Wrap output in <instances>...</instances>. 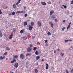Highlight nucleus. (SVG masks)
<instances>
[{
	"label": "nucleus",
	"mask_w": 73,
	"mask_h": 73,
	"mask_svg": "<svg viewBox=\"0 0 73 73\" xmlns=\"http://www.w3.org/2000/svg\"><path fill=\"white\" fill-rule=\"evenodd\" d=\"M25 11H17V12L16 13V14H17V13L19 14V13H25Z\"/></svg>",
	"instance_id": "f257e3e1"
},
{
	"label": "nucleus",
	"mask_w": 73,
	"mask_h": 73,
	"mask_svg": "<svg viewBox=\"0 0 73 73\" xmlns=\"http://www.w3.org/2000/svg\"><path fill=\"white\" fill-rule=\"evenodd\" d=\"M32 50V48L30 47H29L27 49V51L28 52H30Z\"/></svg>",
	"instance_id": "f03ea898"
},
{
	"label": "nucleus",
	"mask_w": 73,
	"mask_h": 73,
	"mask_svg": "<svg viewBox=\"0 0 73 73\" xmlns=\"http://www.w3.org/2000/svg\"><path fill=\"white\" fill-rule=\"evenodd\" d=\"M33 28V27L31 25H29V30L30 31H32V29Z\"/></svg>",
	"instance_id": "7ed1b4c3"
},
{
	"label": "nucleus",
	"mask_w": 73,
	"mask_h": 73,
	"mask_svg": "<svg viewBox=\"0 0 73 73\" xmlns=\"http://www.w3.org/2000/svg\"><path fill=\"white\" fill-rule=\"evenodd\" d=\"M20 57L21 59H23V58H24V54H21L20 55Z\"/></svg>",
	"instance_id": "20e7f679"
},
{
	"label": "nucleus",
	"mask_w": 73,
	"mask_h": 73,
	"mask_svg": "<svg viewBox=\"0 0 73 73\" xmlns=\"http://www.w3.org/2000/svg\"><path fill=\"white\" fill-rule=\"evenodd\" d=\"M13 36V33H11V35H10L9 38V39H12L13 37H12Z\"/></svg>",
	"instance_id": "39448f33"
},
{
	"label": "nucleus",
	"mask_w": 73,
	"mask_h": 73,
	"mask_svg": "<svg viewBox=\"0 0 73 73\" xmlns=\"http://www.w3.org/2000/svg\"><path fill=\"white\" fill-rule=\"evenodd\" d=\"M37 24L38 27H41V23L39 21H38Z\"/></svg>",
	"instance_id": "423d86ee"
},
{
	"label": "nucleus",
	"mask_w": 73,
	"mask_h": 73,
	"mask_svg": "<svg viewBox=\"0 0 73 73\" xmlns=\"http://www.w3.org/2000/svg\"><path fill=\"white\" fill-rule=\"evenodd\" d=\"M18 63H16L14 65V67H15V68H18Z\"/></svg>",
	"instance_id": "0eeeda50"
},
{
	"label": "nucleus",
	"mask_w": 73,
	"mask_h": 73,
	"mask_svg": "<svg viewBox=\"0 0 73 73\" xmlns=\"http://www.w3.org/2000/svg\"><path fill=\"white\" fill-rule=\"evenodd\" d=\"M5 56L3 57L2 56H1L0 57V60H4V59H5Z\"/></svg>",
	"instance_id": "6e6552de"
},
{
	"label": "nucleus",
	"mask_w": 73,
	"mask_h": 73,
	"mask_svg": "<svg viewBox=\"0 0 73 73\" xmlns=\"http://www.w3.org/2000/svg\"><path fill=\"white\" fill-rule=\"evenodd\" d=\"M54 13V11L53 10H52L51 11H50V15H51L53 14V13Z\"/></svg>",
	"instance_id": "1a4fd4ad"
},
{
	"label": "nucleus",
	"mask_w": 73,
	"mask_h": 73,
	"mask_svg": "<svg viewBox=\"0 0 73 73\" xmlns=\"http://www.w3.org/2000/svg\"><path fill=\"white\" fill-rule=\"evenodd\" d=\"M15 61H16V59H13V61H12L11 62V64H13L14 63Z\"/></svg>",
	"instance_id": "9d476101"
},
{
	"label": "nucleus",
	"mask_w": 73,
	"mask_h": 73,
	"mask_svg": "<svg viewBox=\"0 0 73 73\" xmlns=\"http://www.w3.org/2000/svg\"><path fill=\"white\" fill-rule=\"evenodd\" d=\"M41 4L42 5H46V3L45 2H41Z\"/></svg>",
	"instance_id": "9b49d317"
},
{
	"label": "nucleus",
	"mask_w": 73,
	"mask_h": 73,
	"mask_svg": "<svg viewBox=\"0 0 73 73\" xmlns=\"http://www.w3.org/2000/svg\"><path fill=\"white\" fill-rule=\"evenodd\" d=\"M40 57L39 56H37L36 58V60H38V59H40Z\"/></svg>",
	"instance_id": "f8f14e48"
},
{
	"label": "nucleus",
	"mask_w": 73,
	"mask_h": 73,
	"mask_svg": "<svg viewBox=\"0 0 73 73\" xmlns=\"http://www.w3.org/2000/svg\"><path fill=\"white\" fill-rule=\"evenodd\" d=\"M13 56H14L13 57V58L14 59H15V58H17V57H18V56L17 55L15 56V55H13Z\"/></svg>",
	"instance_id": "ddd939ff"
},
{
	"label": "nucleus",
	"mask_w": 73,
	"mask_h": 73,
	"mask_svg": "<svg viewBox=\"0 0 73 73\" xmlns=\"http://www.w3.org/2000/svg\"><path fill=\"white\" fill-rule=\"evenodd\" d=\"M46 69H48V64H46Z\"/></svg>",
	"instance_id": "4468645a"
},
{
	"label": "nucleus",
	"mask_w": 73,
	"mask_h": 73,
	"mask_svg": "<svg viewBox=\"0 0 73 73\" xmlns=\"http://www.w3.org/2000/svg\"><path fill=\"white\" fill-rule=\"evenodd\" d=\"M24 30H22L20 31V33H23V32H24Z\"/></svg>",
	"instance_id": "2eb2a0df"
},
{
	"label": "nucleus",
	"mask_w": 73,
	"mask_h": 73,
	"mask_svg": "<svg viewBox=\"0 0 73 73\" xmlns=\"http://www.w3.org/2000/svg\"><path fill=\"white\" fill-rule=\"evenodd\" d=\"M35 54H36V55H38V51L37 50H36L35 51Z\"/></svg>",
	"instance_id": "dca6fc26"
},
{
	"label": "nucleus",
	"mask_w": 73,
	"mask_h": 73,
	"mask_svg": "<svg viewBox=\"0 0 73 73\" xmlns=\"http://www.w3.org/2000/svg\"><path fill=\"white\" fill-rule=\"evenodd\" d=\"M27 22H25L24 23L23 25L25 26H26V25H27Z\"/></svg>",
	"instance_id": "f3484780"
},
{
	"label": "nucleus",
	"mask_w": 73,
	"mask_h": 73,
	"mask_svg": "<svg viewBox=\"0 0 73 73\" xmlns=\"http://www.w3.org/2000/svg\"><path fill=\"white\" fill-rule=\"evenodd\" d=\"M31 54L29 53H28L26 55V56H31Z\"/></svg>",
	"instance_id": "a211bd4d"
},
{
	"label": "nucleus",
	"mask_w": 73,
	"mask_h": 73,
	"mask_svg": "<svg viewBox=\"0 0 73 73\" xmlns=\"http://www.w3.org/2000/svg\"><path fill=\"white\" fill-rule=\"evenodd\" d=\"M0 37H2L3 36V34L1 32V30H0Z\"/></svg>",
	"instance_id": "6ab92c4d"
},
{
	"label": "nucleus",
	"mask_w": 73,
	"mask_h": 73,
	"mask_svg": "<svg viewBox=\"0 0 73 73\" xmlns=\"http://www.w3.org/2000/svg\"><path fill=\"white\" fill-rule=\"evenodd\" d=\"M7 53H8V52H6L4 53L3 55H4L5 56H7Z\"/></svg>",
	"instance_id": "aec40b11"
},
{
	"label": "nucleus",
	"mask_w": 73,
	"mask_h": 73,
	"mask_svg": "<svg viewBox=\"0 0 73 73\" xmlns=\"http://www.w3.org/2000/svg\"><path fill=\"white\" fill-rule=\"evenodd\" d=\"M13 8H16V5H15V4H13Z\"/></svg>",
	"instance_id": "412c9836"
},
{
	"label": "nucleus",
	"mask_w": 73,
	"mask_h": 73,
	"mask_svg": "<svg viewBox=\"0 0 73 73\" xmlns=\"http://www.w3.org/2000/svg\"><path fill=\"white\" fill-rule=\"evenodd\" d=\"M31 26H33V25H34V23L33 22H31Z\"/></svg>",
	"instance_id": "4be33fe9"
},
{
	"label": "nucleus",
	"mask_w": 73,
	"mask_h": 73,
	"mask_svg": "<svg viewBox=\"0 0 73 73\" xmlns=\"http://www.w3.org/2000/svg\"><path fill=\"white\" fill-rule=\"evenodd\" d=\"M37 49V47H34L33 48V50H36V49Z\"/></svg>",
	"instance_id": "5701e85b"
},
{
	"label": "nucleus",
	"mask_w": 73,
	"mask_h": 73,
	"mask_svg": "<svg viewBox=\"0 0 73 73\" xmlns=\"http://www.w3.org/2000/svg\"><path fill=\"white\" fill-rule=\"evenodd\" d=\"M23 39L24 40H26V39H27V38L25 36L23 37Z\"/></svg>",
	"instance_id": "b1692460"
},
{
	"label": "nucleus",
	"mask_w": 73,
	"mask_h": 73,
	"mask_svg": "<svg viewBox=\"0 0 73 73\" xmlns=\"http://www.w3.org/2000/svg\"><path fill=\"white\" fill-rule=\"evenodd\" d=\"M13 31L14 32H16V29L15 28H14L13 29Z\"/></svg>",
	"instance_id": "393cba45"
},
{
	"label": "nucleus",
	"mask_w": 73,
	"mask_h": 73,
	"mask_svg": "<svg viewBox=\"0 0 73 73\" xmlns=\"http://www.w3.org/2000/svg\"><path fill=\"white\" fill-rule=\"evenodd\" d=\"M52 19H54L55 18V16L54 15H52L51 17Z\"/></svg>",
	"instance_id": "a878e982"
},
{
	"label": "nucleus",
	"mask_w": 73,
	"mask_h": 73,
	"mask_svg": "<svg viewBox=\"0 0 73 73\" xmlns=\"http://www.w3.org/2000/svg\"><path fill=\"white\" fill-rule=\"evenodd\" d=\"M6 49L7 50H10V48L9 47H7Z\"/></svg>",
	"instance_id": "bb28decb"
},
{
	"label": "nucleus",
	"mask_w": 73,
	"mask_h": 73,
	"mask_svg": "<svg viewBox=\"0 0 73 73\" xmlns=\"http://www.w3.org/2000/svg\"><path fill=\"white\" fill-rule=\"evenodd\" d=\"M35 72L36 73H37V72H38V70L37 69H35Z\"/></svg>",
	"instance_id": "cd10ccee"
},
{
	"label": "nucleus",
	"mask_w": 73,
	"mask_h": 73,
	"mask_svg": "<svg viewBox=\"0 0 73 73\" xmlns=\"http://www.w3.org/2000/svg\"><path fill=\"white\" fill-rule=\"evenodd\" d=\"M44 41L45 42L46 44H47V43H48V40H44Z\"/></svg>",
	"instance_id": "c85d7f7f"
},
{
	"label": "nucleus",
	"mask_w": 73,
	"mask_h": 73,
	"mask_svg": "<svg viewBox=\"0 0 73 73\" xmlns=\"http://www.w3.org/2000/svg\"><path fill=\"white\" fill-rule=\"evenodd\" d=\"M47 34L48 35H51V34L49 32H48Z\"/></svg>",
	"instance_id": "c756f323"
},
{
	"label": "nucleus",
	"mask_w": 73,
	"mask_h": 73,
	"mask_svg": "<svg viewBox=\"0 0 73 73\" xmlns=\"http://www.w3.org/2000/svg\"><path fill=\"white\" fill-rule=\"evenodd\" d=\"M62 6H63V7H64V8H66V6L65 5H62Z\"/></svg>",
	"instance_id": "7c9ffc66"
},
{
	"label": "nucleus",
	"mask_w": 73,
	"mask_h": 73,
	"mask_svg": "<svg viewBox=\"0 0 73 73\" xmlns=\"http://www.w3.org/2000/svg\"><path fill=\"white\" fill-rule=\"evenodd\" d=\"M15 14V12L13 11L12 12V15H14Z\"/></svg>",
	"instance_id": "2f4dec72"
},
{
	"label": "nucleus",
	"mask_w": 73,
	"mask_h": 73,
	"mask_svg": "<svg viewBox=\"0 0 73 73\" xmlns=\"http://www.w3.org/2000/svg\"><path fill=\"white\" fill-rule=\"evenodd\" d=\"M68 41H72V40H65V42H68Z\"/></svg>",
	"instance_id": "473e14b6"
},
{
	"label": "nucleus",
	"mask_w": 73,
	"mask_h": 73,
	"mask_svg": "<svg viewBox=\"0 0 73 73\" xmlns=\"http://www.w3.org/2000/svg\"><path fill=\"white\" fill-rule=\"evenodd\" d=\"M51 27H53V23H51Z\"/></svg>",
	"instance_id": "72a5a7b5"
},
{
	"label": "nucleus",
	"mask_w": 73,
	"mask_h": 73,
	"mask_svg": "<svg viewBox=\"0 0 73 73\" xmlns=\"http://www.w3.org/2000/svg\"><path fill=\"white\" fill-rule=\"evenodd\" d=\"M65 29V27H64L62 29V31H64V29Z\"/></svg>",
	"instance_id": "f704fd0d"
},
{
	"label": "nucleus",
	"mask_w": 73,
	"mask_h": 73,
	"mask_svg": "<svg viewBox=\"0 0 73 73\" xmlns=\"http://www.w3.org/2000/svg\"><path fill=\"white\" fill-rule=\"evenodd\" d=\"M62 54V55H61V56H62V57H63V56H64V53H62V52H61V54Z\"/></svg>",
	"instance_id": "c9c22d12"
},
{
	"label": "nucleus",
	"mask_w": 73,
	"mask_h": 73,
	"mask_svg": "<svg viewBox=\"0 0 73 73\" xmlns=\"http://www.w3.org/2000/svg\"><path fill=\"white\" fill-rule=\"evenodd\" d=\"M47 3L48 4H51V2L49 1V2H48Z\"/></svg>",
	"instance_id": "e433bc0d"
},
{
	"label": "nucleus",
	"mask_w": 73,
	"mask_h": 73,
	"mask_svg": "<svg viewBox=\"0 0 73 73\" xmlns=\"http://www.w3.org/2000/svg\"><path fill=\"white\" fill-rule=\"evenodd\" d=\"M70 72L71 73H73V68L70 71Z\"/></svg>",
	"instance_id": "4c0bfd02"
},
{
	"label": "nucleus",
	"mask_w": 73,
	"mask_h": 73,
	"mask_svg": "<svg viewBox=\"0 0 73 73\" xmlns=\"http://www.w3.org/2000/svg\"><path fill=\"white\" fill-rule=\"evenodd\" d=\"M66 73H69V72H68V70L67 69L66 70Z\"/></svg>",
	"instance_id": "58836bf2"
},
{
	"label": "nucleus",
	"mask_w": 73,
	"mask_h": 73,
	"mask_svg": "<svg viewBox=\"0 0 73 73\" xmlns=\"http://www.w3.org/2000/svg\"><path fill=\"white\" fill-rule=\"evenodd\" d=\"M70 27V26L68 25V26L67 27V29H69V28Z\"/></svg>",
	"instance_id": "ea45409f"
},
{
	"label": "nucleus",
	"mask_w": 73,
	"mask_h": 73,
	"mask_svg": "<svg viewBox=\"0 0 73 73\" xmlns=\"http://www.w3.org/2000/svg\"><path fill=\"white\" fill-rule=\"evenodd\" d=\"M2 14V12L1 11V9H0V15H1Z\"/></svg>",
	"instance_id": "a19ab883"
},
{
	"label": "nucleus",
	"mask_w": 73,
	"mask_h": 73,
	"mask_svg": "<svg viewBox=\"0 0 73 73\" xmlns=\"http://www.w3.org/2000/svg\"><path fill=\"white\" fill-rule=\"evenodd\" d=\"M71 4H73V0L71 1Z\"/></svg>",
	"instance_id": "79ce46f5"
},
{
	"label": "nucleus",
	"mask_w": 73,
	"mask_h": 73,
	"mask_svg": "<svg viewBox=\"0 0 73 73\" xmlns=\"http://www.w3.org/2000/svg\"><path fill=\"white\" fill-rule=\"evenodd\" d=\"M28 15H27V14H26L25 15V17H27Z\"/></svg>",
	"instance_id": "37998d69"
},
{
	"label": "nucleus",
	"mask_w": 73,
	"mask_h": 73,
	"mask_svg": "<svg viewBox=\"0 0 73 73\" xmlns=\"http://www.w3.org/2000/svg\"><path fill=\"white\" fill-rule=\"evenodd\" d=\"M54 20L55 21V22H57V19H54Z\"/></svg>",
	"instance_id": "c03bdc74"
},
{
	"label": "nucleus",
	"mask_w": 73,
	"mask_h": 73,
	"mask_svg": "<svg viewBox=\"0 0 73 73\" xmlns=\"http://www.w3.org/2000/svg\"><path fill=\"white\" fill-rule=\"evenodd\" d=\"M20 1H21V0H19L18 1L19 3H20Z\"/></svg>",
	"instance_id": "a18cd8bd"
},
{
	"label": "nucleus",
	"mask_w": 73,
	"mask_h": 73,
	"mask_svg": "<svg viewBox=\"0 0 73 73\" xmlns=\"http://www.w3.org/2000/svg\"><path fill=\"white\" fill-rule=\"evenodd\" d=\"M28 62H27L26 63V65H28Z\"/></svg>",
	"instance_id": "49530a36"
},
{
	"label": "nucleus",
	"mask_w": 73,
	"mask_h": 73,
	"mask_svg": "<svg viewBox=\"0 0 73 73\" xmlns=\"http://www.w3.org/2000/svg\"><path fill=\"white\" fill-rule=\"evenodd\" d=\"M35 36H32V39H33V38H35Z\"/></svg>",
	"instance_id": "de8ad7c7"
},
{
	"label": "nucleus",
	"mask_w": 73,
	"mask_h": 73,
	"mask_svg": "<svg viewBox=\"0 0 73 73\" xmlns=\"http://www.w3.org/2000/svg\"><path fill=\"white\" fill-rule=\"evenodd\" d=\"M9 16H11V15H12V14L11 13H10L9 14Z\"/></svg>",
	"instance_id": "09e8293b"
},
{
	"label": "nucleus",
	"mask_w": 73,
	"mask_h": 73,
	"mask_svg": "<svg viewBox=\"0 0 73 73\" xmlns=\"http://www.w3.org/2000/svg\"><path fill=\"white\" fill-rule=\"evenodd\" d=\"M19 4V2H17L16 3V5H18Z\"/></svg>",
	"instance_id": "8fccbe9b"
},
{
	"label": "nucleus",
	"mask_w": 73,
	"mask_h": 73,
	"mask_svg": "<svg viewBox=\"0 0 73 73\" xmlns=\"http://www.w3.org/2000/svg\"><path fill=\"white\" fill-rule=\"evenodd\" d=\"M52 24V22H50L49 23V24Z\"/></svg>",
	"instance_id": "3c124183"
},
{
	"label": "nucleus",
	"mask_w": 73,
	"mask_h": 73,
	"mask_svg": "<svg viewBox=\"0 0 73 73\" xmlns=\"http://www.w3.org/2000/svg\"><path fill=\"white\" fill-rule=\"evenodd\" d=\"M33 45H32V44H30V47H32V46H33Z\"/></svg>",
	"instance_id": "603ef678"
},
{
	"label": "nucleus",
	"mask_w": 73,
	"mask_h": 73,
	"mask_svg": "<svg viewBox=\"0 0 73 73\" xmlns=\"http://www.w3.org/2000/svg\"><path fill=\"white\" fill-rule=\"evenodd\" d=\"M63 23H65V20H64L63 21Z\"/></svg>",
	"instance_id": "864d4df0"
},
{
	"label": "nucleus",
	"mask_w": 73,
	"mask_h": 73,
	"mask_svg": "<svg viewBox=\"0 0 73 73\" xmlns=\"http://www.w3.org/2000/svg\"><path fill=\"white\" fill-rule=\"evenodd\" d=\"M70 24H71V22H70L69 23V24L68 25H69L70 26Z\"/></svg>",
	"instance_id": "5fc2aeb1"
},
{
	"label": "nucleus",
	"mask_w": 73,
	"mask_h": 73,
	"mask_svg": "<svg viewBox=\"0 0 73 73\" xmlns=\"http://www.w3.org/2000/svg\"><path fill=\"white\" fill-rule=\"evenodd\" d=\"M70 24H71V22H70L69 23V24L68 25H69L70 26Z\"/></svg>",
	"instance_id": "6e6d98bb"
},
{
	"label": "nucleus",
	"mask_w": 73,
	"mask_h": 73,
	"mask_svg": "<svg viewBox=\"0 0 73 73\" xmlns=\"http://www.w3.org/2000/svg\"><path fill=\"white\" fill-rule=\"evenodd\" d=\"M46 45L45 46H48V44H47V43H46Z\"/></svg>",
	"instance_id": "4d7b16f0"
},
{
	"label": "nucleus",
	"mask_w": 73,
	"mask_h": 73,
	"mask_svg": "<svg viewBox=\"0 0 73 73\" xmlns=\"http://www.w3.org/2000/svg\"><path fill=\"white\" fill-rule=\"evenodd\" d=\"M42 62L43 61H44V59H42L41 60Z\"/></svg>",
	"instance_id": "13d9d810"
},
{
	"label": "nucleus",
	"mask_w": 73,
	"mask_h": 73,
	"mask_svg": "<svg viewBox=\"0 0 73 73\" xmlns=\"http://www.w3.org/2000/svg\"><path fill=\"white\" fill-rule=\"evenodd\" d=\"M54 53H55H55H56V50H55L54 51Z\"/></svg>",
	"instance_id": "bf43d9fd"
},
{
	"label": "nucleus",
	"mask_w": 73,
	"mask_h": 73,
	"mask_svg": "<svg viewBox=\"0 0 73 73\" xmlns=\"http://www.w3.org/2000/svg\"><path fill=\"white\" fill-rule=\"evenodd\" d=\"M57 50L59 51V50H60V49H59V48Z\"/></svg>",
	"instance_id": "052dcab7"
},
{
	"label": "nucleus",
	"mask_w": 73,
	"mask_h": 73,
	"mask_svg": "<svg viewBox=\"0 0 73 73\" xmlns=\"http://www.w3.org/2000/svg\"><path fill=\"white\" fill-rule=\"evenodd\" d=\"M28 66H29L28 65L27 66H26V68H28Z\"/></svg>",
	"instance_id": "680f3d73"
},
{
	"label": "nucleus",
	"mask_w": 73,
	"mask_h": 73,
	"mask_svg": "<svg viewBox=\"0 0 73 73\" xmlns=\"http://www.w3.org/2000/svg\"><path fill=\"white\" fill-rule=\"evenodd\" d=\"M70 17H72V16H70Z\"/></svg>",
	"instance_id": "e2e57ef3"
},
{
	"label": "nucleus",
	"mask_w": 73,
	"mask_h": 73,
	"mask_svg": "<svg viewBox=\"0 0 73 73\" xmlns=\"http://www.w3.org/2000/svg\"><path fill=\"white\" fill-rule=\"evenodd\" d=\"M24 9H25V7H24Z\"/></svg>",
	"instance_id": "0e129e2a"
},
{
	"label": "nucleus",
	"mask_w": 73,
	"mask_h": 73,
	"mask_svg": "<svg viewBox=\"0 0 73 73\" xmlns=\"http://www.w3.org/2000/svg\"><path fill=\"white\" fill-rule=\"evenodd\" d=\"M13 42H15V41H13Z\"/></svg>",
	"instance_id": "69168bd1"
},
{
	"label": "nucleus",
	"mask_w": 73,
	"mask_h": 73,
	"mask_svg": "<svg viewBox=\"0 0 73 73\" xmlns=\"http://www.w3.org/2000/svg\"><path fill=\"white\" fill-rule=\"evenodd\" d=\"M71 48H72V47H71Z\"/></svg>",
	"instance_id": "338daca9"
},
{
	"label": "nucleus",
	"mask_w": 73,
	"mask_h": 73,
	"mask_svg": "<svg viewBox=\"0 0 73 73\" xmlns=\"http://www.w3.org/2000/svg\"><path fill=\"white\" fill-rule=\"evenodd\" d=\"M8 8V7H7L6 8Z\"/></svg>",
	"instance_id": "774afa93"
}]
</instances>
